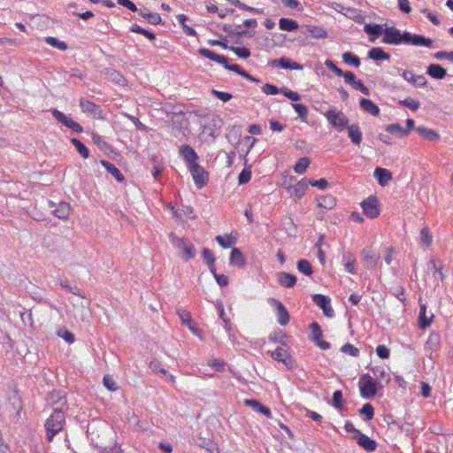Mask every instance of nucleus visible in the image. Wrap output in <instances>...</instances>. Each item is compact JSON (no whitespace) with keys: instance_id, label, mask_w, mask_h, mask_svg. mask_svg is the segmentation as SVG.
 <instances>
[{"instance_id":"f257e3e1","label":"nucleus","mask_w":453,"mask_h":453,"mask_svg":"<svg viewBox=\"0 0 453 453\" xmlns=\"http://www.w3.org/2000/svg\"><path fill=\"white\" fill-rule=\"evenodd\" d=\"M198 53L201 56H203V57H204L206 58H209L210 60H212V61L217 62V63H219L220 65H223L224 67L226 70L234 72L235 73L241 75L242 77L245 78L248 81H250L255 82V83H259L260 82V80H258V79L253 77L252 75H250L248 72L243 70L239 65H237V64H231L230 65L228 63L227 58L223 56V55H219V54L215 53L214 51L210 50L209 49H206V48L199 49Z\"/></svg>"},{"instance_id":"f03ea898","label":"nucleus","mask_w":453,"mask_h":453,"mask_svg":"<svg viewBox=\"0 0 453 453\" xmlns=\"http://www.w3.org/2000/svg\"><path fill=\"white\" fill-rule=\"evenodd\" d=\"M65 425V411L59 407H55L50 416L45 420L44 427L46 438L52 441L53 438L63 430Z\"/></svg>"},{"instance_id":"7ed1b4c3","label":"nucleus","mask_w":453,"mask_h":453,"mask_svg":"<svg viewBox=\"0 0 453 453\" xmlns=\"http://www.w3.org/2000/svg\"><path fill=\"white\" fill-rule=\"evenodd\" d=\"M169 240L175 249L181 250L179 256L183 261L188 262L196 256L195 245L187 239L179 237L174 233H170Z\"/></svg>"},{"instance_id":"20e7f679","label":"nucleus","mask_w":453,"mask_h":453,"mask_svg":"<svg viewBox=\"0 0 453 453\" xmlns=\"http://www.w3.org/2000/svg\"><path fill=\"white\" fill-rule=\"evenodd\" d=\"M400 43L430 48L432 47L433 40L410 32H404L402 34L398 30V44Z\"/></svg>"},{"instance_id":"39448f33","label":"nucleus","mask_w":453,"mask_h":453,"mask_svg":"<svg viewBox=\"0 0 453 453\" xmlns=\"http://www.w3.org/2000/svg\"><path fill=\"white\" fill-rule=\"evenodd\" d=\"M325 117L337 131H343L349 127L348 117L342 111H338L335 108L329 109L325 113Z\"/></svg>"},{"instance_id":"423d86ee","label":"nucleus","mask_w":453,"mask_h":453,"mask_svg":"<svg viewBox=\"0 0 453 453\" xmlns=\"http://www.w3.org/2000/svg\"><path fill=\"white\" fill-rule=\"evenodd\" d=\"M360 395L365 399H372L377 394V383L368 374H363L358 382Z\"/></svg>"},{"instance_id":"0eeeda50","label":"nucleus","mask_w":453,"mask_h":453,"mask_svg":"<svg viewBox=\"0 0 453 453\" xmlns=\"http://www.w3.org/2000/svg\"><path fill=\"white\" fill-rule=\"evenodd\" d=\"M311 328V335L310 339L314 342L315 345L319 347L323 350L329 349L331 348V344L324 341L322 339L323 337V331L318 322H312L310 325Z\"/></svg>"},{"instance_id":"6e6552de","label":"nucleus","mask_w":453,"mask_h":453,"mask_svg":"<svg viewBox=\"0 0 453 453\" xmlns=\"http://www.w3.org/2000/svg\"><path fill=\"white\" fill-rule=\"evenodd\" d=\"M188 170L190 172V174L193 178L196 186L198 188H202L207 184L208 173L198 163L189 166Z\"/></svg>"},{"instance_id":"1a4fd4ad","label":"nucleus","mask_w":453,"mask_h":453,"mask_svg":"<svg viewBox=\"0 0 453 453\" xmlns=\"http://www.w3.org/2000/svg\"><path fill=\"white\" fill-rule=\"evenodd\" d=\"M267 302L275 308L278 323L280 326H286L289 322V313L283 303L273 297L268 298Z\"/></svg>"},{"instance_id":"9d476101","label":"nucleus","mask_w":453,"mask_h":453,"mask_svg":"<svg viewBox=\"0 0 453 453\" xmlns=\"http://www.w3.org/2000/svg\"><path fill=\"white\" fill-rule=\"evenodd\" d=\"M51 113L57 121L60 122L73 131L76 133H81L83 131V127L78 122L73 120L71 118H68L62 111L57 109H53Z\"/></svg>"},{"instance_id":"9b49d317","label":"nucleus","mask_w":453,"mask_h":453,"mask_svg":"<svg viewBox=\"0 0 453 453\" xmlns=\"http://www.w3.org/2000/svg\"><path fill=\"white\" fill-rule=\"evenodd\" d=\"M270 357L278 362H281L288 369L294 367V359L287 349L278 347L275 350L269 352Z\"/></svg>"},{"instance_id":"f8f14e48","label":"nucleus","mask_w":453,"mask_h":453,"mask_svg":"<svg viewBox=\"0 0 453 453\" xmlns=\"http://www.w3.org/2000/svg\"><path fill=\"white\" fill-rule=\"evenodd\" d=\"M312 301L322 309L323 313L327 318L334 317V311L331 306V299L321 294H315L312 296Z\"/></svg>"},{"instance_id":"ddd939ff","label":"nucleus","mask_w":453,"mask_h":453,"mask_svg":"<svg viewBox=\"0 0 453 453\" xmlns=\"http://www.w3.org/2000/svg\"><path fill=\"white\" fill-rule=\"evenodd\" d=\"M80 107L82 112L86 113L88 116L93 117L95 119H103V111L100 105L96 104L95 103L81 98L80 100Z\"/></svg>"},{"instance_id":"4468645a","label":"nucleus","mask_w":453,"mask_h":453,"mask_svg":"<svg viewBox=\"0 0 453 453\" xmlns=\"http://www.w3.org/2000/svg\"><path fill=\"white\" fill-rule=\"evenodd\" d=\"M179 155L185 161L188 168L196 164L199 159L196 150L188 144H183L179 147Z\"/></svg>"},{"instance_id":"2eb2a0df","label":"nucleus","mask_w":453,"mask_h":453,"mask_svg":"<svg viewBox=\"0 0 453 453\" xmlns=\"http://www.w3.org/2000/svg\"><path fill=\"white\" fill-rule=\"evenodd\" d=\"M48 404L51 405L54 410L55 407H59L62 410L65 407V411L67 410V400L65 395L59 390H53L49 393L47 397Z\"/></svg>"},{"instance_id":"dca6fc26","label":"nucleus","mask_w":453,"mask_h":453,"mask_svg":"<svg viewBox=\"0 0 453 453\" xmlns=\"http://www.w3.org/2000/svg\"><path fill=\"white\" fill-rule=\"evenodd\" d=\"M364 213L373 219L379 215L378 200L375 196H369L361 203Z\"/></svg>"},{"instance_id":"f3484780","label":"nucleus","mask_w":453,"mask_h":453,"mask_svg":"<svg viewBox=\"0 0 453 453\" xmlns=\"http://www.w3.org/2000/svg\"><path fill=\"white\" fill-rule=\"evenodd\" d=\"M271 67H281L288 70H302L303 65L297 62L292 61L290 58L282 57L279 59H273L268 62Z\"/></svg>"},{"instance_id":"a211bd4d","label":"nucleus","mask_w":453,"mask_h":453,"mask_svg":"<svg viewBox=\"0 0 453 453\" xmlns=\"http://www.w3.org/2000/svg\"><path fill=\"white\" fill-rule=\"evenodd\" d=\"M353 438L357 441V443L366 451L372 452L377 448V442L361 432L357 433V435H354Z\"/></svg>"},{"instance_id":"6ab92c4d","label":"nucleus","mask_w":453,"mask_h":453,"mask_svg":"<svg viewBox=\"0 0 453 453\" xmlns=\"http://www.w3.org/2000/svg\"><path fill=\"white\" fill-rule=\"evenodd\" d=\"M403 78L417 88H423L426 86V79L424 75H417L411 71H404L402 73Z\"/></svg>"},{"instance_id":"aec40b11","label":"nucleus","mask_w":453,"mask_h":453,"mask_svg":"<svg viewBox=\"0 0 453 453\" xmlns=\"http://www.w3.org/2000/svg\"><path fill=\"white\" fill-rule=\"evenodd\" d=\"M308 185L309 181L304 178L299 180L296 185L289 187L288 191L291 196L301 199L305 195Z\"/></svg>"},{"instance_id":"412c9836","label":"nucleus","mask_w":453,"mask_h":453,"mask_svg":"<svg viewBox=\"0 0 453 453\" xmlns=\"http://www.w3.org/2000/svg\"><path fill=\"white\" fill-rule=\"evenodd\" d=\"M277 278H278L279 284L280 286H282L284 288H293L296 285V280H297V278L296 275L289 273H286V272L278 273Z\"/></svg>"},{"instance_id":"4be33fe9","label":"nucleus","mask_w":453,"mask_h":453,"mask_svg":"<svg viewBox=\"0 0 453 453\" xmlns=\"http://www.w3.org/2000/svg\"><path fill=\"white\" fill-rule=\"evenodd\" d=\"M365 32L369 35L370 41L374 42L383 34V26L379 24H365Z\"/></svg>"},{"instance_id":"5701e85b","label":"nucleus","mask_w":453,"mask_h":453,"mask_svg":"<svg viewBox=\"0 0 453 453\" xmlns=\"http://www.w3.org/2000/svg\"><path fill=\"white\" fill-rule=\"evenodd\" d=\"M245 405L251 407L254 411L264 414L267 418H272L271 410L255 399L245 400Z\"/></svg>"},{"instance_id":"b1692460","label":"nucleus","mask_w":453,"mask_h":453,"mask_svg":"<svg viewBox=\"0 0 453 453\" xmlns=\"http://www.w3.org/2000/svg\"><path fill=\"white\" fill-rule=\"evenodd\" d=\"M426 73L434 79L441 80L447 75V71L441 65L431 64L427 67Z\"/></svg>"},{"instance_id":"393cba45","label":"nucleus","mask_w":453,"mask_h":453,"mask_svg":"<svg viewBox=\"0 0 453 453\" xmlns=\"http://www.w3.org/2000/svg\"><path fill=\"white\" fill-rule=\"evenodd\" d=\"M374 176L378 182L381 186H386L388 181L392 179V173L390 171L381 167H376L374 170Z\"/></svg>"},{"instance_id":"a878e982","label":"nucleus","mask_w":453,"mask_h":453,"mask_svg":"<svg viewBox=\"0 0 453 453\" xmlns=\"http://www.w3.org/2000/svg\"><path fill=\"white\" fill-rule=\"evenodd\" d=\"M100 164L106 169V171L111 173L117 181L122 182L125 180L124 175L121 173L119 169L116 167L113 164L106 160H101Z\"/></svg>"},{"instance_id":"bb28decb","label":"nucleus","mask_w":453,"mask_h":453,"mask_svg":"<svg viewBox=\"0 0 453 453\" xmlns=\"http://www.w3.org/2000/svg\"><path fill=\"white\" fill-rule=\"evenodd\" d=\"M434 319V314H431L430 316L426 315V306L425 304L420 305V311L418 315V324L419 327L422 329H425L428 327Z\"/></svg>"},{"instance_id":"cd10ccee","label":"nucleus","mask_w":453,"mask_h":453,"mask_svg":"<svg viewBox=\"0 0 453 453\" xmlns=\"http://www.w3.org/2000/svg\"><path fill=\"white\" fill-rule=\"evenodd\" d=\"M139 15L146 19L151 25H159L162 23L161 16L158 13L151 12L147 9H140Z\"/></svg>"},{"instance_id":"c85d7f7f","label":"nucleus","mask_w":453,"mask_h":453,"mask_svg":"<svg viewBox=\"0 0 453 453\" xmlns=\"http://www.w3.org/2000/svg\"><path fill=\"white\" fill-rule=\"evenodd\" d=\"M359 105L365 112L372 116H377L380 112L379 107L373 104L370 99L361 98Z\"/></svg>"},{"instance_id":"c756f323","label":"nucleus","mask_w":453,"mask_h":453,"mask_svg":"<svg viewBox=\"0 0 453 453\" xmlns=\"http://www.w3.org/2000/svg\"><path fill=\"white\" fill-rule=\"evenodd\" d=\"M230 264L238 267H243L246 264L244 257L238 248H234L230 254Z\"/></svg>"},{"instance_id":"7c9ffc66","label":"nucleus","mask_w":453,"mask_h":453,"mask_svg":"<svg viewBox=\"0 0 453 453\" xmlns=\"http://www.w3.org/2000/svg\"><path fill=\"white\" fill-rule=\"evenodd\" d=\"M318 206L323 208L325 210H331L336 204L335 197L332 195H326L319 197L318 199Z\"/></svg>"},{"instance_id":"2f4dec72","label":"nucleus","mask_w":453,"mask_h":453,"mask_svg":"<svg viewBox=\"0 0 453 453\" xmlns=\"http://www.w3.org/2000/svg\"><path fill=\"white\" fill-rule=\"evenodd\" d=\"M71 207L69 203L65 202H61L58 204L57 208L53 211L54 215L60 219H65L68 218L70 214Z\"/></svg>"},{"instance_id":"473e14b6","label":"nucleus","mask_w":453,"mask_h":453,"mask_svg":"<svg viewBox=\"0 0 453 453\" xmlns=\"http://www.w3.org/2000/svg\"><path fill=\"white\" fill-rule=\"evenodd\" d=\"M362 256L368 267L375 266L379 260V257L376 255V253L368 248L363 250Z\"/></svg>"},{"instance_id":"72a5a7b5","label":"nucleus","mask_w":453,"mask_h":453,"mask_svg":"<svg viewBox=\"0 0 453 453\" xmlns=\"http://www.w3.org/2000/svg\"><path fill=\"white\" fill-rule=\"evenodd\" d=\"M176 313L181 320L182 324L187 326L189 329L193 330V320L190 312L182 307H178L176 309Z\"/></svg>"},{"instance_id":"f704fd0d","label":"nucleus","mask_w":453,"mask_h":453,"mask_svg":"<svg viewBox=\"0 0 453 453\" xmlns=\"http://www.w3.org/2000/svg\"><path fill=\"white\" fill-rule=\"evenodd\" d=\"M279 27L280 30L292 32L298 28V23L288 18H281L279 20Z\"/></svg>"},{"instance_id":"c9c22d12","label":"nucleus","mask_w":453,"mask_h":453,"mask_svg":"<svg viewBox=\"0 0 453 453\" xmlns=\"http://www.w3.org/2000/svg\"><path fill=\"white\" fill-rule=\"evenodd\" d=\"M441 343V335L438 333L430 334L426 343V348L429 349L431 352L436 351L439 349Z\"/></svg>"},{"instance_id":"e433bc0d","label":"nucleus","mask_w":453,"mask_h":453,"mask_svg":"<svg viewBox=\"0 0 453 453\" xmlns=\"http://www.w3.org/2000/svg\"><path fill=\"white\" fill-rule=\"evenodd\" d=\"M348 129V134L350 138L351 142L354 144H360L362 141V133L359 129V127L357 125H350L347 127Z\"/></svg>"},{"instance_id":"4c0bfd02","label":"nucleus","mask_w":453,"mask_h":453,"mask_svg":"<svg viewBox=\"0 0 453 453\" xmlns=\"http://www.w3.org/2000/svg\"><path fill=\"white\" fill-rule=\"evenodd\" d=\"M215 240L224 249L230 248L236 242V238L232 234L217 235Z\"/></svg>"},{"instance_id":"58836bf2","label":"nucleus","mask_w":453,"mask_h":453,"mask_svg":"<svg viewBox=\"0 0 453 453\" xmlns=\"http://www.w3.org/2000/svg\"><path fill=\"white\" fill-rule=\"evenodd\" d=\"M306 30L311 36L316 39H323L327 36L326 31L319 26H307Z\"/></svg>"},{"instance_id":"ea45409f","label":"nucleus","mask_w":453,"mask_h":453,"mask_svg":"<svg viewBox=\"0 0 453 453\" xmlns=\"http://www.w3.org/2000/svg\"><path fill=\"white\" fill-rule=\"evenodd\" d=\"M343 261L345 262V270L351 274H356V258L351 253H348L343 256Z\"/></svg>"},{"instance_id":"a19ab883","label":"nucleus","mask_w":453,"mask_h":453,"mask_svg":"<svg viewBox=\"0 0 453 453\" xmlns=\"http://www.w3.org/2000/svg\"><path fill=\"white\" fill-rule=\"evenodd\" d=\"M416 131L428 141H437L440 138L439 134L435 131L425 127H418L416 128Z\"/></svg>"},{"instance_id":"79ce46f5","label":"nucleus","mask_w":453,"mask_h":453,"mask_svg":"<svg viewBox=\"0 0 453 453\" xmlns=\"http://www.w3.org/2000/svg\"><path fill=\"white\" fill-rule=\"evenodd\" d=\"M398 104L403 105L414 112L420 108V102L410 96L404 100L398 101Z\"/></svg>"},{"instance_id":"37998d69","label":"nucleus","mask_w":453,"mask_h":453,"mask_svg":"<svg viewBox=\"0 0 453 453\" xmlns=\"http://www.w3.org/2000/svg\"><path fill=\"white\" fill-rule=\"evenodd\" d=\"M71 142L76 148L77 151L83 158H88L89 157L88 149L79 139L72 138Z\"/></svg>"},{"instance_id":"c03bdc74","label":"nucleus","mask_w":453,"mask_h":453,"mask_svg":"<svg viewBox=\"0 0 453 453\" xmlns=\"http://www.w3.org/2000/svg\"><path fill=\"white\" fill-rule=\"evenodd\" d=\"M56 334L58 337L62 338L69 344L73 343L75 341L73 334L65 326L59 327Z\"/></svg>"},{"instance_id":"a18cd8bd","label":"nucleus","mask_w":453,"mask_h":453,"mask_svg":"<svg viewBox=\"0 0 453 453\" xmlns=\"http://www.w3.org/2000/svg\"><path fill=\"white\" fill-rule=\"evenodd\" d=\"M311 163V160L309 157H301L298 159V161L296 163L294 166V170L298 174H303L306 172L307 168L309 167Z\"/></svg>"},{"instance_id":"49530a36","label":"nucleus","mask_w":453,"mask_h":453,"mask_svg":"<svg viewBox=\"0 0 453 453\" xmlns=\"http://www.w3.org/2000/svg\"><path fill=\"white\" fill-rule=\"evenodd\" d=\"M129 30L133 33L140 34L147 37L149 40L153 41L156 39V35L154 33L144 29L143 27H140L137 24H133Z\"/></svg>"},{"instance_id":"de8ad7c7","label":"nucleus","mask_w":453,"mask_h":453,"mask_svg":"<svg viewBox=\"0 0 453 453\" xmlns=\"http://www.w3.org/2000/svg\"><path fill=\"white\" fill-rule=\"evenodd\" d=\"M297 269L306 276H310L313 273L311 263L306 259H300L297 261Z\"/></svg>"},{"instance_id":"09e8293b","label":"nucleus","mask_w":453,"mask_h":453,"mask_svg":"<svg viewBox=\"0 0 453 453\" xmlns=\"http://www.w3.org/2000/svg\"><path fill=\"white\" fill-rule=\"evenodd\" d=\"M368 57L373 60H383L389 58L381 48H372L368 52Z\"/></svg>"},{"instance_id":"8fccbe9b","label":"nucleus","mask_w":453,"mask_h":453,"mask_svg":"<svg viewBox=\"0 0 453 453\" xmlns=\"http://www.w3.org/2000/svg\"><path fill=\"white\" fill-rule=\"evenodd\" d=\"M344 400H343V396H342V393L341 390H336L334 392L333 394V398H332V405L339 410V411H342L344 409Z\"/></svg>"},{"instance_id":"3c124183","label":"nucleus","mask_w":453,"mask_h":453,"mask_svg":"<svg viewBox=\"0 0 453 453\" xmlns=\"http://www.w3.org/2000/svg\"><path fill=\"white\" fill-rule=\"evenodd\" d=\"M342 60L345 64L349 65H352L354 67H358L360 65V59L357 56L352 54L351 52H345L342 54Z\"/></svg>"},{"instance_id":"603ef678","label":"nucleus","mask_w":453,"mask_h":453,"mask_svg":"<svg viewBox=\"0 0 453 453\" xmlns=\"http://www.w3.org/2000/svg\"><path fill=\"white\" fill-rule=\"evenodd\" d=\"M149 367L155 373H158L164 376L168 374V372L163 367L162 364L156 358L150 362Z\"/></svg>"},{"instance_id":"864d4df0","label":"nucleus","mask_w":453,"mask_h":453,"mask_svg":"<svg viewBox=\"0 0 453 453\" xmlns=\"http://www.w3.org/2000/svg\"><path fill=\"white\" fill-rule=\"evenodd\" d=\"M419 242L426 247H429L433 242V236L427 227L422 228L419 234Z\"/></svg>"},{"instance_id":"5fc2aeb1","label":"nucleus","mask_w":453,"mask_h":453,"mask_svg":"<svg viewBox=\"0 0 453 453\" xmlns=\"http://www.w3.org/2000/svg\"><path fill=\"white\" fill-rule=\"evenodd\" d=\"M92 142L102 150H105L109 148V144L104 139V137L97 133L91 134Z\"/></svg>"},{"instance_id":"6e6d98bb","label":"nucleus","mask_w":453,"mask_h":453,"mask_svg":"<svg viewBox=\"0 0 453 453\" xmlns=\"http://www.w3.org/2000/svg\"><path fill=\"white\" fill-rule=\"evenodd\" d=\"M384 42L387 43L396 44V28H386L384 31Z\"/></svg>"},{"instance_id":"4d7b16f0","label":"nucleus","mask_w":453,"mask_h":453,"mask_svg":"<svg viewBox=\"0 0 453 453\" xmlns=\"http://www.w3.org/2000/svg\"><path fill=\"white\" fill-rule=\"evenodd\" d=\"M45 42L50 46L60 50H65L67 49V44L56 37L48 36L45 38Z\"/></svg>"},{"instance_id":"13d9d810","label":"nucleus","mask_w":453,"mask_h":453,"mask_svg":"<svg viewBox=\"0 0 453 453\" xmlns=\"http://www.w3.org/2000/svg\"><path fill=\"white\" fill-rule=\"evenodd\" d=\"M359 413L365 416L364 419L365 421L371 420L374 416L373 406L371 403H365L359 410Z\"/></svg>"},{"instance_id":"bf43d9fd","label":"nucleus","mask_w":453,"mask_h":453,"mask_svg":"<svg viewBox=\"0 0 453 453\" xmlns=\"http://www.w3.org/2000/svg\"><path fill=\"white\" fill-rule=\"evenodd\" d=\"M415 127V122L412 119H408L406 120V127L403 128L398 125V137L407 136L411 130H412Z\"/></svg>"},{"instance_id":"052dcab7","label":"nucleus","mask_w":453,"mask_h":453,"mask_svg":"<svg viewBox=\"0 0 453 453\" xmlns=\"http://www.w3.org/2000/svg\"><path fill=\"white\" fill-rule=\"evenodd\" d=\"M229 50H232L235 55L242 58H248L250 57V50L246 47H234L230 46Z\"/></svg>"},{"instance_id":"680f3d73","label":"nucleus","mask_w":453,"mask_h":453,"mask_svg":"<svg viewBox=\"0 0 453 453\" xmlns=\"http://www.w3.org/2000/svg\"><path fill=\"white\" fill-rule=\"evenodd\" d=\"M341 351L355 357L359 355V349L349 342L341 347Z\"/></svg>"},{"instance_id":"e2e57ef3","label":"nucleus","mask_w":453,"mask_h":453,"mask_svg":"<svg viewBox=\"0 0 453 453\" xmlns=\"http://www.w3.org/2000/svg\"><path fill=\"white\" fill-rule=\"evenodd\" d=\"M280 93L283 94L286 97H288V99L294 101V102H297L301 99V96L300 95L296 92V91H293V90H290L287 88H283L280 89Z\"/></svg>"},{"instance_id":"0e129e2a","label":"nucleus","mask_w":453,"mask_h":453,"mask_svg":"<svg viewBox=\"0 0 453 453\" xmlns=\"http://www.w3.org/2000/svg\"><path fill=\"white\" fill-rule=\"evenodd\" d=\"M293 108L298 116L303 120L306 119L308 114L307 107L302 104H293Z\"/></svg>"},{"instance_id":"69168bd1","label":"nucleus","mask_w":453,"mask_h":453,"mask_svg":"<svg viewBox=\"0 0 453 453\" xmlns=\"http://www.w3.org/2000/svg\"><path fill=\"white\" fill-rule=\"evenodd\" d=\"M208 365L215 370V372H222L226 363L220 359L213 358L208 362Z\"/></svg>"},{"instance_id":"338daca9","label":"nucleus","mask_w":453,"mask_h":453,"mask_svg":"<svg viewBox=\"0 0 453 453\" xmlns=\"http://www.w3.org/2000/svg\"><path fill=\"white\" fill-rule=\"evenodd\" d=\"M261 89L262 92L266 95H277L280 93V89L277 86L269 83L265 84Z\"/></svg>"},{"instance_id":"774afa93","label":"nucleus","mask_w":453,"mask_h":453,"mask_svg":"<svg viewBox=\"0 0 453 453\" xmlns=\"http://www.w3.org/2000/svg\"><path fill=\"white\" fill-rule=\"evenodd\" d=\"M251 172L244 168L238 176L239 184H246L250 180Z\"/></svg>"}]
</instances>
